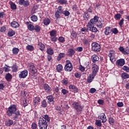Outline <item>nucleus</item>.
Wrapping results in <instances>:
<instances>
[{
    "label": "nucleus",
    "instance_id": "1",
    "mask_svg": "<svg viewBox=\"0 0 129 129\" xmlns=\"http://www.w3.org/2000/svg\"><path fill=\"white\" fill-rule=\"evenodd\" d=\"M50 120H51V118L48 114L40 116L38 121V126L40 127V129H47V127H48V122H50Z\"/></svg>",
    "mask_w": 129,
    "mask_h": 129
},
{
    "label": "nucleus",
    "instance_id": "2",
    "mask_svg": "<svg viewBox=\"0 0 129 129\" xmlns=\"http://www.w3.org/2000/svg\"><path fill=\"white\" fill-rule=\"evenodd\" d=\"M17 111H18L17 105L16 104H12L7 108L6 113L8 116H12Z\"/></svg>",
    "mask_w": 129,
    "mask_h": 129
},
{
    "label": "nucleus",
    "instance_id": "3",
    "mask_svg": "<svg viewBox=\"0 0 129 129\" xmlns=\"http://www.w3.org/2000/svg\"><path fill=\"white\" fill-rule=\"evenodd\" d=\"M73 106L75 109H76L77 111V113L78 114H81V112H82V109H83V106L80 104V103L77 102H74L73 103Z\"/></svg>",
    "mask_w": 129,
    "mask_h": 129
},
{
    "label": "nucleus",
    "instance_id": "4",
    "mask_svg": "<svg viewBox=\"0 0 129 129\" xmlns=\"http://www.w3.org/2000/svg\"><path fill=\"white\" fill-rule=\"evenodd\" d=\"M28 71L32 75H35L38 72V70L36 67H35L34 63L30 62L28 63Z\"/></svg>",
    "mask_w": 129,
    "mask_h": 129
},
{
    "label": "nucleus",
    "instance_id": "5",
    "mask_svg": "<svg viewBox=\"0 0 129 129\" xmlns=\"http://www.w3.org/2000/svg\"><path fill=\"white\" fill-rule=\"evenodd\" d=\"M66 65L64 66V70L67 72H71L73 70V65L71 63L70 60H67L66 61Z\"/></svg>",
    "mask_w": 129,
    "mask_h": 129
},
{
    "label": "nucleus",
    "instance_id": "6",
    "mask_svg": "<svg viewBox=\"0 0 129 129\" xmlns=\"http://www.w3.org/2000/svg\"><path fill=\"white\" fill-rule=\"evenodd\" d=\"M92 50L94 52H100V49H101V46H100V44L94 42L92 44Z\"/></svg>",
    "mask_w": 129,
    "mask_h": 129
},
{
    "label": "nucleus",
    "instance_id": "7",
    "mask_svg": "<svg viewBox=\"0 0 129 129\" xmlns=\"http://www.w3.org/2000/svg\"><path fill=\"white\" fill-rule=\"evenodd\" d=\"M63 14V9L62 6H59L57 8L56 12L55 13V17L56 19L60 18L61 15Z\"/></svg>",
    "mask_w": 129,
    "mask_h": 129
},
{
    "label": "nucleus",
    "instance_id": "8",
    "mask_svg": "<svg viewBox=\"0 0 129 129\" xmlns=\"http://www.w3.org/2000/svg\"><path fill=\"white\" fill-rule=\"evenodd\" d=\"M98 20H99V17L97 16H95L94 18L91 19L89 22L88 25H90V26H93L96 24V23L98 22Z\"/></svg>",
    "mask_w": 129,
    "mask_h": 129
},
{
    "label": "nucleus",
    "instance_id": "9",
    "mask_svg": "<svg viewBox=\"0 0 129 129\" xmlns=\"http://www.w3.org/2000/svg\"><path fill=\"white\" fill-rule=\"evenodd\" d=\"M28 72L27 70H25L20 72V73L19 74V77L21 79H25L28 76Z\"/></svg>",
    "mask_w": 129,
    "mask_h": 129
},
{
    "label": "nucleus",
    "instance_id": "10",
    "mask_svg": "<svg viewBox=\"0 0 129 129\" xmlns=\"http://www.w3.org/2000/svg\"><path fill=\"white\" fill-rule=\"evenodd\" d=\"M14 116H13V120H15L16 121H18L19 119H20V118L22 117V114L19 110L14 113Z\"/></svg>",
    "mask_w": 129,
    "mask_h": 129
},
{
    "label": "nucleus",
    "instance_id": "11",
    "mask_svg": "<svg viewBox=\"0 0 129 129\" xmlns=\"http://www.w3.org/2000/svg\"><path fill=\"white\" fill-rule=\"evenodd\" d=\"M99 70V67L97 66V64L94 63L92 64V74H94V75H97V72Z\"/></svg>",
    "mask_w": 129,
    "mask_h": 129
},
{
    "label": "nucleus",
    "instance_id": "12",
    "mask_svg": "<svg viewBox=\"0 0 129 129\" xmlns=\"http://www.w3.org/2000/svg\"><path fill=\"white\" fill-rule=\"evenodd\" d=\"M70 91H72L74 93H77L78 92V88L74 85L71 84L69 86Z\"/></svg>",
    "mask_w": 129,
    "mask_h": 129
},
{
    "label": "nucleus",
    "instance_id": "13",
    "mask_svg": "<svg viewBox=\"0 0 129 129\" xmlns=\"http://www.w3.org/2000/svg\"><path fill=\"white\" fill-rule=\"evenodd\" d=\"M43 88L46 93H50L52 91V88L50 87V86L47 84H44L43 85Z\"/></svg>",
    "mask_w": 129,
    "mask_h": 129
},
{
    "label": "nucleus",
    "instance_id": "14",
    "mask_svg": "<svg viewBox=\"0 0 129 129\" xmlns=\"http://www.w3.org/2000/svg\"><path fill=\"white\" fill-rule=\"evenodd\" d=\"M125 64L124 59L120 58L116 61V65L117 66H123Z\"/></svg>",
    "mask_w": 129,
    "mask_h": 129
},
{
    "label": "nucleus",
    "instance_id": "15",
    "mask_svg": "<svg viewBox=\"0 0 129 129\" xmlns=\"http://www.w3.org/2000/svg\"><path fill=\"white\" fill-rule=\"evenodd\" d=\"M87 27L89 28L90 31L93 33H97L98 32V30L96 27H94V25L90 26V25L88 24Z\"/></svg>",
    "mask_w": 129,
    "mask_h": 129
},
{
    "label": "nucleus",
    "instance_id": "16",
    "mask_svg": "<svg viewBox=\"0 0 129 129\" xmlns=\"http://www.w3.org/2000/svg\"><path fill=\"white\" fill-rule=\"evenodd\" d=\"M111 28L109 26H107L104 28V33L106 36H108L110 33H111Z\"/></svg>",
    "mask_w": 129,
    "mask_h": 129
},
{
    "label": "nucleus",
    "instance_id": "17",
    "mask_svg": "<svg viewBox=\"0 0 129 129\" xmlns=\"http://www.w3.org/2000/svg\"><path fill=\"white\" fill-rule=\"evenodd\" d=\"M95 76H96L93 74H90L89 76L88 77L87 82H88V83H91V82L93 81V79H94Z\"/></svg>",
    "mask_w": 129,
    "mask_h": 129
},
{
    "label": "nucleus",
    "instance_id": "18",
    "mask_svg": "<svg viewBox=\"0 0 129 129\" xmlns=\"http://www.w3.org/2000/svg\"><path fill=\"white\" fill-rule=\"evenodd\" d=\"M34 105H39L41 102V98L39 97H36L33 98Z\"/></svg>",
    "mask_w": 129,
    "mask_h": 129
},
{
    "label": "nucleus",
    "instance_id": "19",
    "mask_svg": "<svg viewBox=\"0 0 129 129\" xmlns=\"http://www.w3.org/2000/svg\"><path fill=\"white\" fill-rule=\"evenodd\" d=\"M98 117L100 118V119H101L102 122H106V116H105V114L104 113H101L100 115H99Z\"/></svg>",
    "mask_w": 129,
    "mask_h": 129
},
{
    "label": "nucleus",
    "instance_id": "20",
    "mask_svg": "<svg viewBox=\"0 0 129 129\" xmlns=\"http://www.w3.org/2000/svg\"><path fill=\"white\" fill-rule=\"evenodd\" d=\"M26 25L27 26V28L29 31H30L31 32L34 31V28L35 26H34L32 22H27Z\"/></svg>",
    "mask_w": 129,
    "mask_h": 129
},
{
    "label": "nucleus",
    "instance_id": "21",
    "mask_svg": "<svg viewBox=\"0 0 129 129\" xmlns=\"http://www.w3.org/2000/svg\"><path fill=\"white\" fill-rule=\"evenodd\" d=\"M91 59L93 63H96V62H97V61L99 60V56H98L96 54H93L91 56Z\"/></svg>",
    "mask_w": 129,
    "mask_h": 129
},
{
    "label": "nucleus",
    "instance_id": "22",
    "mask_svg": "<svg viewBox=\"0 0 129 129\" xmlns=\"http://www.w3.org/2000/svg\"><path fill=\"white\" fill-rule=\"evenodd\" d=\"M119 50L120 52H121L122 54H124V55H127V54H129V51L124 50V48H123V46H120L119 47Z\"/></svg>",
    "mask_w": 129,
    "mask_h": 129
},
{
    "label": "nucleus",
    "instance_id": "23",
    "mask_svg": "<svg viewBox=\"0 0 129 129\" xmlns=\"http://www.w3.org/2000/svg\"><path fill=\"white\" fill-rule=\"evenodd\" d=\"M46 99H47L48 103H51V102H53L52 104H54V102L55 101H54V98L53 97V96L49 95L48 96L46 97Z\"/></svg>",
    "mask_w": 129,
    "mask_h": 129
},
{
    "label": "nucleus",
    "instance_id": "24",
    "mask_svg": "<svg viewBox=\"0 0 129 129\" xmlns=\"http://www.w3.org/2000/svg\"><path fill=\"white\" fill-rule=\"evenodd\" d=\"M75 54V50L72 48H70L68 51V56L72 57Z\"/></svg>",
    "mask_w": 129,
    "mask_h": 129
},
{
    "label": "nucleus",
    "instance_id": "25",
    "mask_svg": "<svg viewBox=\"0 0 129 129\" xmlns=\"http://www.w3.org/2000/svg\"><path fill=\"white\" fill-rule=\"evenodd\" d=\"M11 26L13 28H19V27H20V24H19V22H18L17 21H12L11 23Z\"/></svg>",
    "mask_w": 129,
    "mask_h": 129
},
{
    "label": "nucleus",
    "instance_id": "26",
    "mask_svg": "<svg viewBox=\"0 0 129 129\" xmlns=\"http://www.w3.org/2000/svg\"><path fill=\"white\" fill-rule=\"evenodd\" d=\"M61 84H63V85H65L66 86H67L68 84H69V80H68V78H64L62 79V80L61 81Z\"/></svg>",
    "mask_w": 129,
    "mask_h": 129
},
{
    "label": "nucleus",
    "instance_id": "27",
    "mask_svg": "<svg viewBox=\"0 0 129 129\" xmlns=\"http://www.w3.org/2000/svg\"><path fill=\"white\" fill-rule=\"evenodd\" d=\"M38 47L41 51H44V50H45V45L42 43V42H38Z\"/></svg>",
    "mask_w": 129,
    "mask_h": 129
},
{
    "label": "nucleus",
    "instance_id": "28",
    "mask_svg": "<svg viewBox=\"0 0 129 129\" xmlns=\"http://www.w3.org/2000/svg\"><path fill=\"white\" fill-rule=\"evenodd\" d=\"M14 35H16V32L14 31V30L12 29H10L9 30L8 33V37H13Z\"/></svg>",
    "mask_w": 129,
    "mask_h": 129
},
{
    "label": "nucleus",
    "instance_id": "29",
    "mask_svg": "<svg viewBox=\"0 0 129 129\" xmlns=\"http://www.w3.org/2000/svg\"><path fill=\"white\" fill-rule=\"evenodd\" d=\"M12 78H13V76L11 75L10 73L6 74L5 75V79L7 80V81L10 82L11 80H12Z\"/></svg>",
    "mask_w": 129,
    "mask_h": 129
},
{
    "label": "nucleus",
    "instance_id": "30",
    "mask_svg": "<svg viewBox=\"0 0 129 129\" xmlns=\"http://www.w3.org/2000/svg\"><path fill=\"white\" fill-rule=\"evenodd\" d=\"M13 123H14V121L12 119L7 120L5 122V124L7 126H11V125H13Z\"/></svg>",
    "mask_w": 129,
    "mask_h": 129
},
{
    "label": "nucleus",
    "instance_id": "31",
    "mask_svg": "<svg viewBox=\"0 0 129 129\" xmlns=\"http://www.w3.org/2000/svg\"><path fill=\"white\" fill-rule=\"evenodd\" d=\"M50 23H51V20L48 18H46L43 20V24L45 26H48V25H50Z\"/></svg>",
    "mask_w": 129,
    "mask_h": 129
},
{
    "label": "nucleus",
    "instance_id": "32",
    "mask_svg": "<svg viewBox=\"0 0 129 129\" xmlns=\"http://www.w3.org/2000/svg\"><path fill=\"white\" fill-rule=\"evenodd\" d=\"M121 77L123 80H124V79H128V78H129V75L126 73H123L121 75Z\"/></svg>",
    "mask_w": 129,
    "mask_h": 129
},
{
    "label": "nucleus",
    "instance_id": "33",
    "mask_svg": "<svg viewBox=\"0 0 129 129\" xmlns=\"http://www.w3.org/2000/svg\"><path fill=\"white\" fill-rule=\"evenodd\" d=\"M11 69L12 70V72H18L19 67L16 64H13L12 67H11Z\"/></svg>",
    "mask_w": 129,
    "mask_h": 129
},
{
    "label": "nucleus",
    "instance_id": "34",
    "mask_svg": "<svg viewBox=\"0 0 129 129\" xmlns=\"http://www.w3.org/2000/svg\"><path fill=\"white\" fill-rule=\"evenodd\" d=\"M48 105V104L47 103V101L45 99H44L43 101L41 102V107H43V108H46Z\"/></svg>",
    "mask_w": 129,
    "mask_h": 129
},
{
    "label": "nucleus",
    "instance_id": "35",
    "mask_svg": "<svg viewBox=\"0 0 129 129\" xmlns=\"http://www.w3.org/2000/svg\"><path fill=\"white\" fill-rule=\"evenodd\" d=\"M84 19L86 21H89V19H90V16H89L88 12H85L84 13Z\"/></svg>",
    "mask_w": 129,
    "mask_h": 129
},
{
    "label": "nucleus",
    "instance_id": "36",
    "mask_svg": "<svg viewBox=\"0 0 129 129\" xmlns=\"http://www.w3.org/2000/svg\"><path fill=\"white\" fill-rule=\"evenodd\" d=\"M20 52V49L17 47H14L12 49V52L14 55H18V53Z\"/></svg>",
    "mask_w": 129,
    "mask_h": 129
},
{
    "label": "nucleus",
    "instance_id": "37",
    "mask_svg": "<svg viewBox=\"0 0 129 129\" xmlns=\"http://www.w3.org/2000/svg\"><path fill=\"white\" fill-rule=\"evenodd\" d=\"M50 34V37H56V35H57V31L56 30H52L51 31L49 32Z\"/></svg>",
    "mask_w": 129,
    "mask_h": 129
},
{
    "label": "nucleus",
    "instance_id": "38",
    "mask_svg": "<svg viewBox=\"0 0 129 129\" xmlns=\"http://www.w3.org/2000/svg\"><path fill=\"white\" fill-rule=\"evenodd\" d=\"M114 19H115L116 21H119V20L121 19V15L119 13H117L114 15Z\"/></svg>",
    "mask_w": 129,
    "mask_h": 129
},
{
    "label": "nucleus",
    "instance_id": "39",
    "mask_svg": "<svg viewBox=\"0 0 129 129\" xmlns=\"http://www.w3.org/2000/svg\"><path fill=\"white\" fill-rule=\"evenodd\" d=\"M65 56H66L65 53H61V52L59 53L58 56H57V61H60L61 59H62V58H64Z\"/></svg>",
    "mask_w": 129,
    "mask_h": 129
},
{
    "label": "nucleus",
    "instance_id": "40",
    "mask_svg": "<svg viewBox=\"0 0 129 129\" xmlns=\"http://www.w3.org/2000/svg\"><path fill=\"white\" fill-rule=\"evenodd\" d=\"M34 31L36 32V33H39L41 31V26L36 25L34 26Z\"/></svg>",
    "mask_w": 129,
    "mask_h": 129
},
{
    "label": "nucleus",
    "instance_id": "41",
    "mask_svg": "<svg viewBox=\"0 0 129 129\" xmlns=\"http://www.w3.org/2000/svg\"><path fill=\"white\" fill-rule=\"evenodd\" d=\"M46 52L48 55H53L54 54V50L52 48H47Z\"/></svg>",
    "mask_w": 129,
    "mask_h": 129
},
{
    "label": "nucleus",
    "instance_id": "42",
    "mask_svg": "<svg viewBox=\"0 0 129 129\" xmlns=\"http://www.w3.org/2000/svg\"><path fill=\"white\" fill-rule=\"evenodd\" d=\"M53 90H54L55 92H56V95H60V88L59 87H54Z\"/></svg>",
    "mask_w": 129,
    "mask_h": 129
},
{
    "label": "nucleus",
    "instance_id": "43",
    "mask_svg": "<svg viewBox=\"0 0 129 129\" xmlns=\"http://www.w3.org/2000/svg\"><path fill=\"white\" fill-rule=\"evenodd\" d=\"M57 72H61L63 70V66L62 64H58L56 67Z\"/></svg>",
    "mask_w": 129,
    "mask_h": 129
},
{
    "label": "nucleus",
    "instance_id": "44",
    "mask_svg": "<svg viewBox=\"0 0 129 129\" xmlns=\"http://www.w3.org/2000/svg\"><path fill=\"white\" fill-rule=\"evenodd\" d=\"M61 107H62V108H64V109H69V106L68 105V104H67V103L64 102V103H62L61 105Z\"/></svg>",
    "mask_w": 129,
    "mask_h": 129
},
{
    "label": "nucleus",
    "instance_id": "45",
    "mask_svg": "<svg viewBox=\"0 0 129 129\" xmlns=\"http://www.w3.org/2000/svg\"><path fill=\"white\" fill-rule=\"evenodd\" d=\"M108 56L109 57H110V61H111L112 62H115V60H116V59L115 58V57H114L113 55H112V53H109Z\"/></svg>",
    "mask_w": 129,
    "mask_h": 129
},
{
    "label": "nucleus",
    "instance_id": "46",
    "mask_svg": "<svg viewBox=\"0 0 129 129\" xmlns=\"http://www.w3.org/2000/svg\"><path fill=\"white\" fill-rule=\"evenodd\" d=\"M115 121V120L113 117H110L109 118V123L110 124H111V125H113V124H114Z\"/></svg>",
    "mask_w": 129,
    "mask_h": 129
},
{
    "label": "nucleus",
    "instance_id": "47",
    "mask_svg": "<svg viewBox=\"0 0 129 129\" xmlns=\"http://www.w3.org/2000/svg\"><path fill=\"white\" fill-rule=\"evenodd\" d=\"M57 3L60 4V5H67V0H58L57 1Z\"/></svg>",
    "mask_w": 129,
    "mask_h": 129
},
{
    "label": "nucleus",
    "instance_id": "48",
    "mask_svg": "<svg viewBox=\"0 0 129 129\" xmlns=\"http://www.w3.org/2000/svg\"><path fill=\"white\" fill-rule=\"evenodd\" d=\"M31 19L33 22H37L38 21V17L36 15H32L31 17Z\"/></svg>",
    "mask_w": 129,
    "mask_h": 129
},
{
    "label": "nucleus",
    "instance_id": "49",
    "mask_svg": "<svg viewBox=\"0 0 129 129\" xmlns=\"http://www.w3.org/2000/svg\"><path fill=\"white\" fill-rule=\"evenodd\" d=\"M11 10H17V5L13 2L10 4Z\"/></svg>",
    "mask_w": 129,
    "mask_h": 129
},
{
    "label": "nucleus",
    "instance_id": "50",
    "mask_svg": "<svg viewBox=\"0 0 129 129\" xmlns=\"http://www.w3.org/2000/svg\"><path fill=\"white\" fill-rule=\"evenodd\" d=\"M71 36L73 39H76L77 37V33L74 31H73L71 33Z\"/></svg>",
    "mask_w": 129,
    "mask_h": 129
},
{
    "label": "nucleus",
    "instance_id": "51",
    "mask_svg": "<svg viewBox=\"0 0 129 129\" xmlns=\"http://www.w3.org/2000/svg\"><path fill=\"white\" fill-rule=\"evenodd\" d=\"M6 31H7V27H6V26H3L0 28L1 33H6Z\"/></svg>",
    "mask_w": 129,
    "mask_h": 129
},
{
    "label": "nucleus",
    "instance_id": "52",
    "mask_svg": "<svg viewBox=\"0 0 129 129\" xmlns=\"http://www.w3.org/2000/svg\"><path fill=\"white\" fill-rule=\"evenodd\" d=\"M58 40V37H56V36H51L50 37V41H51V42H57V41Z\"/></svg>",
    "mask_w": 129,
    "mask_h": 129
},
{
    "label": "nucleus",
    "instance_id": "53",
    "mask_svg": "<svg viewBox=\"0 0 129 129\" xmlns=\"http://www.w3.org/2000/svg\"><path fill=\"white\" fill-rule=\"evenodd\" d=\"M26 48L29 51H34V46L33 45H28L26 46Z\"/></svg>",
    "mask_w": 129,
    "mask_h": 129
},
{
    "label": "nucleus",
    "instance_id": "54",
    "mask_svg": "<svg viewBox=\"0 0 129 129\" xmlns=\"http://www.w3.org/2000/svg\"><path fill=\"white\" fill-rule=\"evenodd\" d=\"M61 93H62L63 95H66V94H68V93H69V91L66 90V89H62Z\"/></svg>",
    "mask_w": 129,
    "mask_h": 129
},
{
    "label": "nucleus",
    "instance_id": "55",
    "mask_svg": "<svg viewBox=\"0 0 129 129\" xmlns=\"http://www.w3.org/2000/svg\"><path fill=\"white\" fill-rule=\"evenodd\" d=\"M62 15H64L65 17H68L70 15V12L67 10L63 11Z\"/></svg>",
    "mask_w": 129,
    "mask_h": 129
},
{
    "label": "nucleus",
    "instance_id": "56",
    "mask_svg": "<svg viewBox=\"0 0 129 129\" xmlns=\"http://www.w3.org/2000/svg\"><path fill=\"white\" fill-rule=\"evenodd\" d=\"M95 124L97 126H99V127H100V126H101V125H102V124L101 123V121H100L99 120H96Z\"/></svg>",
    "mask_w": 129,
    "mask_h": 129
},
{
    "label": "nucleus",
    "instance_id": "57",
    "mask_svg": "<svg viewBox=\"0 0 129 129\" xmlns=\"http://www.w3.org/2000/svg\"><path fill=\"white\" fill-rule=\"evenodd\" d=\"M97 27L98 28H99V29H101V28H103V24L101 23V21L98 22V23L96 25Z\"/></svg>",
    "mask_w": 129,
    "mask_h": 129
},
{
    "label": "nucleus",
    "instance_id": "58",
    "mask_svg": "<svg viewBox=\"0 0 129 129\" xmlns=\"http://www.w3.org/2000/svg\"><path fill=\"white\" fill-rule=\"evenodd\" d=\"M57 40H58L59 42H60V43H64V42H65V38L64 37H63L62 36H60L59 37Z\"/></svg>",
    "mask_w": 129,
    "mask_h": 129
},
{
    "label": "nucleus",
    "instance_id": "59",
    "mask_svg": "<svg viewBox=\"0 0 129 129\" xmlns=\"http://www.w3.org/2000/svg\"><path fill=\"white\" fill-rule=\"evenodd\" d=\"M31 128L32 129H38V125L36 124V123L33 122L32 123L31 125Z\"/></svg>",
    "mask_w": 129,
    "mask_h": 129
},
{
    "label": "nucleus",
    "instance_id": "60",
    "mask_svg": "<svg viewBox=\"0 0 129 129\" xmlns=\"http://www.w3.org/2000/svg\"><path fill=\"white\" fill-rule=\"evenodd\" d=\"M124 23V19H123V18H122L119 22L118 25L121 28L122 27V25H123Z\"/></svg>",
    "mask_w": 129,
    "mask_h": 129
},
{
    "label": "nucleus",
    "instance_id": "61",
    "mask_svg": "<svg viewBox=\"0 0 129 129\" xmlns=\"http://www.w3.org/2000/svg\"><path fill=\"white\" fill-rule=\"evenodd\" d=\"M23 6L25 8L27 7H29V6H30V2H29V1H28V0L25 1Z\"/></svg>",
    "mask_w": 129,
    "mask_h": 129
},
{
    "label": "nucleus",
    "instance_id": "62",
    "mask_svg": "<svg viewBox=\"0 0 129 129\" xmlns=\"http://www.w3.org/2000/svg\"><path fill=\"white\" fill-rule=\"evenodd\" d=\"M122 69L124 71L128 73L129 72V67L126 66H124L122 68Z\"/></svg>",
    "mask_w": 129,
    "mask_h": 129
},
{
    "label": "nucleus",
    "instance_id": "63",
    "mask_svg": "<svg viewBox=\"0 0 129 129\" xmlns=\"http://www.w3.org/2000/svg\"><path fill=\"white\" fill-rule=\"evenodd\" d=\"M112 32L115 35H116V34L118 33V30L117 28H114L111 29Z\"/></svg>",
    "mask_w": 129,
    "mask_h": 129
},
{
    "label": "nucleus",
    "instance_id": "64",
    "mask_svg": "<svg viewBox=\"0 0 129 129\" xmlns=\"http://www.w3.org/2000/svg\"><path fill=\"white\" fill-rule=\"evenodd\" d=\"M76 51H77V52H82L83 51V47L81 46L77 47L76 48Z\"/></svg>",
    "mask_w": 129,
    "mask_h": 129
}]
</instances>
